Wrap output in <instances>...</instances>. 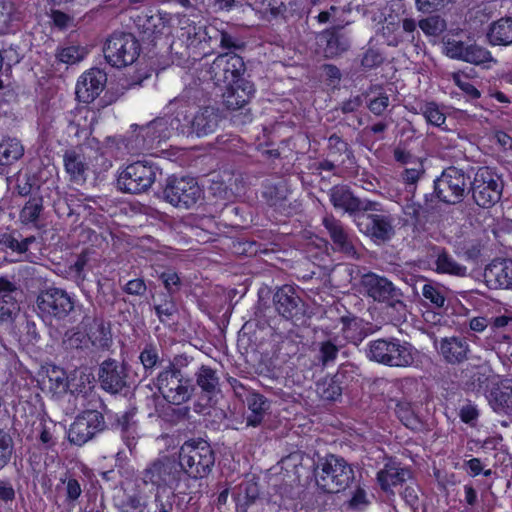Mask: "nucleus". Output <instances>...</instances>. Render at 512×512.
Segmentation results:
<instances>
[{
    "label": "nucleus",
    "mask_w": 512,
    "mask_h": 512,
    "mask_svg": "<svg viewBox=\"0 0 512 512\" xmlns=\"http://www.w3.org/2000/svg\"><path fill=\"white\" fill-rule=\"evenodd\" d=\"M503 182L488 167H480L471 181L470 192L474 203L481 208H491L502 196Z\"/></svg>",
    "instance_id": "nucleus-11"
},
{
    "label": "nucleus",
    "mask_w": 512,
    "mask_h": 512,
    "mask_svg": "<svg viewBox=\"0 0 512 512\" xmlns=\"http://www.w3.org/2000/svg\"><path fill=\"white\" fill-rule=\"evenodd\" d=\"M38 314L44 321L65 320L75 309L76 304L66 290L49 287L41 290L36 299Z\"/></svg>",
    "instance_id": "nucleus-6"
},
{
    "label": "nucleus",
    "mask_w": 512,
    "mask_h": 512,
    "mask_svg": "<svg viewBox=\"0 0 512 512\" xmlns=\"http://www.w3.org/2000/svg\"><path fill=\"white\" fill-rule=\"evenodd\" d=\"M107 75L98 68L90 69L84 73L77 82L76 96L80 102H92L104 89Z\"/></svg>",
    "instance_id": "nucleus-22"
},
{
    "label": "nucleus",
    "mask_w": 512,
    "mask_h": 512,
    "mask_svg": "<svg viewBox=\"0 0 512 512\" xmlns=\"http://www.w3.org/2000/svg\"><path fill=\"white\" fill-rule=\"evenodd\" d=\"M484 278L493 288L512 289V260L494 259L486 266Z\"/></svg>",
    "instance_id": "nucleus-26"
},
{
    "label": "nucleus",
    "mask_w": 512,
    "mask_h": 512,
    "mask_svg": "<svg viewBox=\"0 0 512 512\" xmlns=\"http://www.w3.org/2000/svg\"><path fill=\"white\" fill-rule=\"evenodd\" d=\"M159 417L165 422L176 424L182 420H186L190 415V408L187 406L175 408L171 405L163 406L161 410H157Z\"/></svg>",
    "instance_id": "nucleus-52"
},
{
    "label": "nucleus",
    "mask_w": 512,
    "mask_h": 512,
    "mask_svg": "<svg viewBox=\"0 0 512 512\" xmlns=\"http://www.w3.org/2000/svg\"><path fill=\"white\" fill-rule=\"evenodd\" d=\"M435 347L443 360L450 365H460L468 359L469 344L464 337L451 336L435 341Z\"/></svg>",
    "instance_id": "nucleus-23"
},
{
    "label": "nucleus",
    "mask_w": 512,
    "mask_h": 512,
    "mask_svg": "<svg viewBox=\"0 0 512 512\" xmlns=\"http://www.w3.org/2000/svg\"><path fill=\"white\" fill-rule=\"evenodd\" d=\"M422 112L427 122L434 126L441 127L445 123V115L434 102L426 103L422 108Z\"/></svg>",
    "instance_id": "nucleus-58"
},
{
    "label": "nucleus",
    "mask_w": 512,
    "mask_h": 512,
    "mask_svg": "<svg viewBox=\"0 0 512 512\" xmlns=\"http://www.w3.org/2000/svg\"><path fill=\"white\" fill-rule=\"evenodd\" d=\"M487 38L492 45L512 44V17L501 18L490 24Z\"/></svg>",
    "instance_id": "nucleus-35"
},
{
    "label": "nucleus",
    "mask_w": 512,
    "mask_h": 512,
    "mask_svg": "<svg viewBox=\"0 0 512 512\" xmlns=\"http://www.w3.org/2000/svg\"><path fill=\"white\" fill-rule=\"evenodd\" d=\"M43 198L41 196L31 197L20 211V221L23 224H33L38 227V221L43 213Z\"/></svg>",
    "instance_id": "nucleus-42"
},
{
    "label": "nucleus",
    "mask_w": 512,
    "mask_h": 512,
    "mask_svg": "<svg viewBox=\"0 0 512 512\" xmlns=\"http://www.w3.org/2000/svg\"><path fill=\"white\" fill-rule=\"evenodd\" d=\"M360 286L365 295L377 302H386L398 312H404L406 305L401 300L403 293L389 279L373 272L361 276Z\"/></svg>",
    "instance_id": "nucleus-9"
},
{
    "label": "nucleus",
    "mask_w": 512,
    "mask_h": 512,
    "mask_svg": "<svg viewBox=\"0 0 512 512\" xmlns=\"http://www.w3.org/2000/svg\"><path fill=\"white\" fill-rule=\"evenodd\" d=\"M136 415L137 409L135 407L130 408L117 418L115 424L116 429L120 431L129 449L135 446L136 440L139 437Z\"/></svg>",
    "instance_id": "nucleus-33"
},
{
    "label": "nucleus",
    "mask_w": 512,
    "mask_h": 512,
    "mask_svg": "<svg viewBox=\"0 0 512 512\" xmlns=\"http://www.w3.org/2000/svg\"><path fill=\"white\" fill-rule=\"evenodd\" d=\"M130 366L114 358H107L99 364L98 383L105 392L111 395L126 394L130 389Z\"/></svg>",
    "instance_id": "nucleus-12"
},
{
    "label": "nucleus",
    "mask_w": 512,
    "mask_h": 512,
    "mask_svg": "<svg viewBox=\"0 0 512 512\" xmlns=\"http://www.w3.org/2000/svg\"><path fill=\"white\" fill-rule=\"evenodd\" d=\"M464 61L474 65H486V63L495 62L490 51L476 44H470L465 50Z\"/></svg>",
    "instance_id": "nucleus-49"
},
{
    "label": "nucleus",
    "mask_w": 512,
    "mask_h": 512,
    "mask_svg": "<svg viewBox=\"0 0 512 512\" xmlns=\"http://www.w3.org/2000/svg\"><path fill=\"white\" fill-rule=\"evenodd\" d=\"M187 39L190 40L191 45H198L202 42H210L213 34H218V30L214 27H206L203 25L189 24L183 27Z\"/></svg>",
    "instance_id": "nucleus-46"
},
{
    "label": "nucleus",
    "mask_w": 512,
    "mask_h": 512,
    "mask_svg": "<svg viewBox=\"0 0 512 512\" xmlns=\"http://www.w3.org/2000/svg\"><path fill=\"white\" fill-rule=\"evenodd\" d=\"M410 477V470L395 461L387 462L384 468L377 473V481L381 489L391 494H394V487L401 485Z\"/></svg>",
    "instance_id": "nucleus-29"
},
{
    "label": "nucleus",
    "mask_w": 512,
    "mask_h": 512,
    "mask_svg": "<svg viewBox=\"0 0 512 512\" xmlns=\"http://www.w3.org/2000/svg\"><path fill=\"white\" fill-rule=\"evenodd\" d=\"M103 53L111 66L122 68L137 60L140 54V44L131 33L114 32L106 40Z\"/></svg>",
    "instance_id": "nucleus-7"
},
{
    "label": "nucleus",
    "mask_w": 512,
    "mask_h": 512,
    "mask_svg": "<svg viewBox=\"0 0 512 512\" xmlns=\"http://www.w3.org/2000/svg\"><path fill=\"white\" fill-rule=\"evenodd\" d=\"M342 30L343 27L337 25L319 34L320 41L325 43L323 53L326 58H335L350 48L349 37Z\"/></svg>",
    "instance_id": "nucleus-28"
},
{
    "label": "nucleus",
    "mask_w": 512,
    "mask_h": 512,
    "mask_svg": "<svg viewBox=\"0 0 512 512\" xmlns=\"http://www.w3.org/2000/svg\"><path fill=\"white\" fill-rule=\"evenodd\" d=\"M203 191L193 177L170 176L162 190V198L180 209H191L202 198Z\"/></svg>",
    "instance_id": "nucleus-8"
},
{
    "label": "nucleus",
    "mask_w": 512,
    "mask_h": 512,
    "mask_svg": "<svg viewBox=\"0 0 512 512\" xmlns=\"http://www.w3.org/2000/svg\"><path fill=\"white\" fill-rule=\"evenodd\" d=\"M485 397L494 412L512 415V379L491 383Z\"/></svg>",
    "instance_id": "nucleus-24"
},
{
    "label": "nucleus",
    "mask_w": 512,
    "mask_h": 512,
    "mask_svg": "<svg viewBox=\"0 0 512 512\" xmlns=\"http://www.w3.org/2000/svg\"><path fill=\"white\" fill-rule=\"evenodd\" d=\"M96 303L101 309L112 308L117 301V291L108 279H98Z\"/></svg>",
    "instance_id": "nucleus-43"
},
{
    "label": "nucleus",
    "mask_w": 512,
    "mask_h": 512,
    "mask_svg": "<svg viewBox=\"0 0 512 512\" xmlns=\"http://www.w3.org/2000/svg\"><path fill=\"white\" fill-rule=\"evenodd\" d=\"M421 292L424 299L428 300L433 305V307L443 308L445 306V290L439 284L434 282H427L423 284Z\"/></svg>",
    "instance_id": "nucleus-47"
},
{
    "label": "nucleus",
    "mask_w": 512,
    "mask_h": 512,
    "mask_svg": "<svg viewBox=\"0 0 512 512\" xmlns=\"http://www.w3.org/2000/svg\"><path fill=\"white\" fill-rule=\"evenodd\" d=\"M160 349L154 343H146L139 354V361L143 366L145 376H151L155 370L161 367L163 360L160 357Z\"/></svg>",
    "instance_id": "nucleus-40"
},
{
    "label": "nucleus",
    "mask_w": 512,
    "mask_h": 512,
    "mask_svg": "<svg viewBox=\"0 0 512 512\" xmlns=\"http://www.w3.org/2000/svg\"><path fill=\"white\" fill-rule=\"evenodd\" d=\"M136 138H141L143 149H150L154 144H158L172 137V129L169 127V118L158 117L147 125H135Z\"/></svg>",
    "instance_id": "nucleus-21"
},
{
    "label": "nucleus",
    "mask_w": 512,
    "mask_h": 512,
    "mask_svg": "<svg viewBox=\"0 0 512 512\" xmlns=\"http://www.w3.org/2000/svg\"><path fill=\"white\" fill-rule=\"evenodd\" d=\"M14 451V441L4 428H0V470L11 460Z\"/></svg>",
    "instance_id": "nucleus-54"
},
{
    "label": "nucleus",
    "mask_w": 512,
    "mask_h": 512,
    "mask_svg": "<svg viewBox=\"0 0 512 512\" xmlns=\"http://www.w3.org/2000/svg\"><path fill=\"white\" fill-rule=\"evenodd\" d=\"M271 15L284 17L289 9L296 5V0H263Z\"/></svg>",
    "instance_id": "nucleus-59"
},
{
    "label": "nucleus",
    "mask_w": 512,
    "mask_h": 512,
    "mask_svg": "<svg viewBox=\"0 0 512 512\" xmlns=\"http://www.w3.org/2000/svg\"><path fill=\"white\" fill-rule=\"evenodd\" d=\"M351 366H341L335 375L329 379L317 383V393L325 401L335 402L341 398L347 374L351 372Z\"/></svg>",
    "instance_id": "nucleus-30"
},
{
    "label": "nucleus",
    "mask_w": 512,
    "mask_h": 512,
    "mask_svg": "<svg viewBox=\"0 0 512 512\" xmlns=\"http://www.w3.org/2000/svg\"><path fill=\"white\" fill-rule=\"evenodd\" d=\"M183 477V470L179 463L168 457L153 461L142 474L145 484H151L157 488L178 487Z\"/></svg>",
    "instance_id": "nucleus-13"
},
{
    "label": "nucleus",
    "mask_w": 512,
    "mask_h": 512,
    "mask_svg": "<svg viewBox=\"0 0 512 512\" xmlns=\"http://www.w3.org/2000/svg\"><path fill=\"white\" fill-rule=\"evenodd\" d=\"M246 67L242 57L235 53H224L218 55L208 69L210 79L215 85H229L244 73Z\"/></svg>",
    "instance_id": "nucleus-15"
},
{
    "label": "nucleus",
    "mask_w": 512,
    "mask_h": 512,
    "mask_svg": "<svg viewBox=\"0 0 512 512\" xmlns=\"http://www.w3.org/2000/svg\"><path fill=\"white\" fill-rule=\"evenodd\" d=\"M159 278L161 279L162 283L164 284V287L167 290L166 295L173 296L180 290L181 280L176 272L171 270L162 272Z\"/></svg>",
    "instance_id": "nucleus-61"
},
{
    "label": "nucleus",
    "mask_w": 512,
    "mask_h": 512,
    "mask_svg": "<svg viewBox=\"0 0 512 512\" xmlns=\"http://www.w3.org/2000/svg\"><path fill=\"white\" fill-rule=\"evenodd\" d=\"M85 54L86 52L84 48L79 46H68L60 49L56 54V58L62 63L72 65L81 61Z\"/></svg>",
    "instance_id": "nucleus-56"
},
{
    "label": "nucleus",
    "mask_w": 512,
    "mask_h": 512,
    "mask_svg": "<svg viewBox=\"0 0 512 512\" xmlns=\"http://www.w3.org/2000/svg\"><path fill=\"white\" fill-rule=\"evenodd\" d=\"M162 175L160 167L148 160L136 161L126 166L117 178V187L124 193L140 194L148 191Z\"/></svg>",
    "instance_id": "nucleus-4"
},
{
    "label": "nucleus",
    "mask_w": 512,
    "mask_h": 512,
    "mask_svg": "<svg viewBox=\"0 0 512 512\" xmlns=\"http://www.w3.org/2000/svg\"><path fill=\"white\" fill-rule=\"evenodd\" d=\"M273 305L276 312L286 320H302L306 313L305 302L298 290L291 285L277 288L273 295Z\"/></svg>",
    "instance_id": "nucleus-17"
},
{
    "label": "nucleus",
    "mask_w": 512,
    "mask_h": 512,
    "mask_svg": "<svg viewBox=\"0 0 512 512\" xmlns=\"http://www.w3.org/2000/svg\"><path fill=\"white\" fill-rule=\"evenodd\" d=\"M0 298V322H12L20 312L19 297Z\"/></svg>",
    "instance_id": "nucleus-51"
},
{
    "label": "nucleus",
    "mask_w": 512,
    "mask_h": 512,
    "mask_svg": "<svg viewBox=\"0 0 512 512\" xmlns=\"http://www.w3.org/2000/svg\"><path fill=\"white\" fill-rule=\"evenodd\" d=\"M154 309L159 321L163 324L174 321L178 314V307L172 295L162 294L160 302L154 305Z\"/></svg>",
    "instance_id": "nucleus-45"
},
{
    "label": "nucleus",
    "mask_w": 512,
    "mask_h": 512,
    "mask_svg": "<svg viewBox=\"0 0 512 512\" xmlns=\"http://www.w3.org/2000/svg\"><path fill=\"white\" fill-rule=\"evenodd\" d=\"M118 508L119 512H150L148 503L139 494L127 495Z\"/></svg>",
    "instance_id": "nucleus-55"
},
{
    "label": "nucleus",
    "mask_w": 512,
    "mask_h": 512,
    "mask_svg": "<svg viewBox=\"0 0 512 512\" xmlns=\"http://www.w3.org/2000/svg\"><path fill=\"white\" fill-rule=\"evenodd\" d=\"M355 223L360 232L375 241L385 242L394 235L392 218L389 215L363 212Z\"/></svg>",
    "instance_id": "nucleus-18"
},
{
    "label": "nucleus",
    "mask_w": 512,
    "mask_h": 512,
    "mask_svg": "<svg viewBox=\"0 0 512 512\" xmlns=\"http://www.w3.org/2000/svg\"><path fill=\"white\" fill-rule=\"evenodd\" d=\"M255 92L254 85L245 79L227 85L226 91L223 93V103L229 110H238L249 103Z\"/></svg>",
    "instance_id": "nucleus-25"
},
{
    "label": "nucleus",
    "mask_w": 512,
    "mask_h": 512,
    "mask_svg": "<svg viewBox=\"0 0 512 512\" xmlns=\"http://www.w3.org/2000/svg\"><path fill=\"white\" fill-rule=\"evenodd\" d=\"M435 265L438 273L457 277H465L467 275V267L456 262L445 249L439 251Z\"/></svg>",
    "instance_id": "nucleus-41"
},
{
    "label": "nucleus",
    "mask_w": 512,
    "mask_h": 512,
    "mask_svg": "<svg viewBox=\"0 0 512 512\" xmlns=\"http://www.w3.org/2000/svg\"><path fill=\"white\" fill-rule=\"evenodd\" d=\"M91 253L89 249L83 250L77 255L76 261L69 267V272L77 286H81L86 280L84 269L90 260Z\"/></svg>",
    "instance_id": "nucleus-50"
},
{
    "label": "nucleus",
    "mask_w": 512,
    "mask_h": 512,
    "mask_svg": "<svg viewBox=\"0 0 512 512\" xmlns=\"http://www.w3.org/2000/svg\"><path fill=\"white\" fill-rule=\"evenodd\" d=\"M195 382L202 395L208 400H211L221 392L219 373L210 366L202 365L198 368L195 372Z\"/></svg>",
    "instance_id": "nucleus-32"
},
{
    "label": "nucleus",
    "mask_w": 512,
    "mask_h": 512,
    "mask_svg": "<svg viewBox=\"0 0 512 512\" xmlns=\"http://www.w3.org/2000/svg\"><path fill=\"white\" fill-rule=\"evenodd\" d=\"M399 420L408 428H416L418 419L407 404H398L395 410Z\"/></svg>",
    "instance_id": "nucleus-64"
},
{
    "label": "nucleus",
    "mask_w": 512,
    "mask_h": 512,
    "mask_svg": "<svg viewBox=\"0 0 512 512\" xmlns=\"http://www.w3.org/2000/svg\"><path fill=\"white\" fill-rule=\"evenodd\" d=\"M327 150L328 155L341 164H345L346 162L354 164L356 162L353 149L349 143L336 133L329 136Z\"/></svg>",
    "instance_id": "nucleus-34"
},
{
    "label": "nucleus",
    "mask_w": 512,
    "mask_h": 512,
    "mask_svg": "<svg viewBox=\"0 0 512 512\" xmlns=\"http://www.w3.org/2000/svg\"><path fill=\"white\" fill-rule=\"evenodd\" d=\"M62 345L66 350H83L88 348L87 334L77 328L65 332Z\"/></svg>",
    "instance_id": "nucleus-48"
},
{
    "label": "nucleus",
    "mask_w": 512,
    "mask_h": 512,
    "mask_svg": "<svg viewBox=\"0 0 512 512\" xmlns=\"http://www.w3.org/2000/svg\"><path fill=\"white\" fill-rule=\"evenodd\" d=\"M245 403L248 408L246 416V425L251 427L260 426L271 407V402L262 394L254 391H248Z\"/></svg>",
    "instance_id": "nucleus-31"
},
{
    "label": "nucleus",
    "mask_w": 512,
    "mask_h": 512,
    "mask_svg": "<svg viewBox=\"0 0 512 512\" xmlns=\"http://www.w3.org/2000/svg\"><path fill=\"white\" fill-rule=\"evenodd\" d=\"M420 29L429 36H439L443 33L447 24L446 21L438 15L430 16L419 21Z\"/></svg>",
    "instance_id": "nucleus-53"
},
{
    "label": "nucleus",
    "mask_w": 512,
    "mask_h": 512,
    "mask_svg": "<svg viewBox=\"0 0 512 512\" xmlns=\"http://www.w3.org/2000/svg\"><path fill=\"white\" fill-rule=\"evenodd\" d=\"M174 110V116H166L169 118V127L172 129V134L176 133L177 135H181V129L185 127L186 123L191 122V118L193 115L189 114V105L186 101L174 99L170 101L168 108L170 111Z\"/></svg>",
    "instance_id": "nucleus-38"
},
{
    "label": "nucleus",
    "mask_w": 512,
    "mask_h": 512,
    "mask_svg": "<svg viewBox=\"0 0 512 512\" xmlns=\"http://www.w3.org/2000/svg\"><path fill=\"white\" fill-rule=\"evenodd\" d=\"M471 176L464 170L450 166L434 180V194L443 203L456 205L470 193Z\"/></svg>",
    "instance_id": "nucleus-5"
},
{
    "label": "nucleus",
    "mask_w": 512,
    "mask_h": 512,
    "mask_svg": "<svg viewBox=\"0 0 512 512\" xmlns=\"http://www.w3.org/2000/svg\"><path fill=\"white\" fill-rule=\"evenodd\" d=\"M328 195L333 207L354 217L355 222L363 212L378 211L379 204L377 202L355 196L346 185L333 186Z\"/></svg>",
    "instance_id": "nucleus-14"
},
{
    "label": "nucleus",
    "mask_w": 512,
    "mask_h": 512,
    "mask_svg": "<svg viewBox=\"0 0 512 512\" xmlns=\"http://www.w3.org/2000/svg\"><path fill=\"white\" fill-rule=\"evenodd\" d=\"M384 61L382 53L375 48H368L362 57L361 65L364 69H373L380 66Z\"/></svg>",
    "instance_id": "nucleus-63"
},
{
    "label": "nucleus",
    "mask_w": 512,
    "mask_h": 512,
    "mask_svg": "<svg viewBox=\"0 0 512 512\" xmlns=\"http://www.w3.org/2000/svg\"><path fill=\"white\" fill-rule=\"evenodd\" d=\"M260 490L259 486L254 481H245L238 487L237 505L242 509L246 510L248 507L253 505L259 498Z\"/></svg>",
    "instance_id": "nucleus-44"
},
{
    "label": "nucleus",
    "mask_w": 512,
    "mask_h": 512,
    "mask_svg": "<svg viewBox=\"0 0 512 512\" xmlns=\"http://www.w3.org/2000/svg\"><path fill=\"white\" fill-rule=\"evenodd\" d=\"M153 384L169 404L176 406L188 402L195 390L190 377L178 376L163 369L153 379Z\"/></svg>",
    "instance_id": "nucleus-10"
},
{
    "label": "nucleus",
    "mask_w": 512,
    "mask_h": 512,
    "mask_svg": "<svg viewBox=\"0 0 512 512\" xmlns=\"http://www.w3.org/2000/svg\"><path fill=\"white\" fill-rule=\"evenodd\" d=\"M313 475L317 487L324 493H339L346 490L355 480L351 464L335 454L318 456L314 462Z\"/></svg>",
    "instance_id": "nucleus-1"
},
{
    "label": "nucleus",
    "mask_w": 512,
    "mask_h": 512,
    "mask_svg": "<svg viewBox=\"0 0 512 512\" xmlns=\"http://www.w3.org/2000/svg\"><path fill=\"white\" fill-rule=\"evenodd\" d=\"M24 154V148L17 139H5L0 143V174L18 161Z\"/></svg>",
    "instance_id": "nucleus-37"
},
{
    "label": "nucleus",
    "mask_w": 512,
    "mask_h": 512,
    "mask_svg": "<svg viewBox=\"0 0 512 512\" xmlns=\"http://www.w3.org/2000/svg\"><path fill=\"white\" fill-rule=\"evenodd\" d=\"M104 428L105 420L102 413L96 410H86L71 424L68 430V440L72 444L81 446Z\"/></svg>",
    "instance_id": "nucleus-16"
},
{
    "label": "nucleus",
    "mask_w": 512,
    "mask_h": 512,
    "mask_svg": "<svg viewBox=\"0 0 512 512\" xmlns=\"http://www.w3.org/2000/svg\"><path fill=\"white\" fill-rule=\"evenodd\" d=\"M104 319L103 316L99 315L95 308L87 309L84 311L81 321L76 327L84 333H88L92 328Z\"/></svg>",
    "instance_id": "nucleus-60"
},
{
    "label": "nucleus",
    "mask_w": 512,
    "mask_h": 512,
    "mask_svg": "<svg viewBox=\"0 0 512 512\" xmlns=\"http://www.w3.org/2000/svg\"><path fill=\"white\" fill-rule=\"evenodd\" d=\"M316 346L318 349L316 359L323 367H326L335 362L343 345L337 337H330L317 342Z\"/></svg>",
    "instance_id": "nucleus-39"
},
{
    "label": "nucleus",
    "mask_w": 512,
    "mask_h": 512,
    "mask_svg": "<svg viewBox=\"0 0 512 512\" xmlns=\"http://www.w3.org/2000/svg\"><path fill=\"white\" fill-rule=\"evenodd\" d=\"M191 361L192 357H189L186 354H178L169 360L168 365L165 366L163 370L175 373L178 376H185L183 369L186 368Z\"/></svg>",
    "instance_id": "nucleus-62"
},
{
    "label": "nucleus",
    "mask_w": 512,
    "mask_h": 512,
    "mask_svg": "<svg viewBox=\"0 0 512 512\" xmlns=\"http://www.w3.org/2000/svg\"><path fill=\"white\" fill-rule=\"evenodd\" d=\"M429 201V195H425V202ZM403 212L410 217L415 223H420L423 217L429 212L427 205L424 207L420 203L409 201L403 207Z\"/></svg>",
    "instance_id": "nucleus-57"
},
{
    "label": "nucleus",
    "mask_w": 512,
    "mask_h": 512,
    "mask_svg": "<svg viewBox=\"0 0 512 512\" xmlns=\"http://www.w3.org/2000/svg\"><path fill=\"white\" fill-rule=\"evenodd\" d=\"M323 225L326 228L333 244V250L353 259H359L352 236L348 233L343 223L333 215L323 218Z\"/></svg>",
    "instance_id": "nucleus-20"
},
{
    "label": "nucleus",
    "mask_w": 512,
    "mask_h": 512,
    "mask_svg": "<svg viewBox=\"0 0 512 512\" xmlns=\"http://www.w3.org/2000/svg\"><path fill=\"white\" fill-rule=\"evenodd\" d=\"M179 466L192 479L207 477L215 463V453L210 444L203 440L185 442L179 452Z\"/></svg>",
    "instance_id": "nucleus-3"
},
{
    "label": "nucleus",
    "mask_w": 512,
    "mask_h": 512,
    "mask_svg": "<svg viewBox=\"0 0 512 512\" xmlns=\"http://www.w3.org/2000/svg\"><path fill=\"white\" fill-rule=\"evenodd\" d=\"M415 353L416 349L411 343L395 337L371 341L366 350V356L371 361L394 368L411 366L415 361Z\"/></svg>",
    "instance_id": "nucleus-2"
},
{
    "label": "nucleus",
    "mask_w": 512,
    "mask_h": 512,
    "mask_svg": "<svg viewBox=\"0 0 512 512\" xmlns=\"http://www.w3.org/2000/svg\"><path fill=\"white\" fill-rule=\"evenodd\" d=\"M63 163L70 182L81 185L86 181L89 163L81 148L66 150L63 154Z\"/></svg>",
    "instance_id": "nucleus-27"
},
{
    "label": "nucleus",
    "mask_w": 512,
    "mask_h": 512,
    "mask_svg": "<svg viewBox=\"0 0 512 512\" xmlns=\"http://www.w3.org/2000/svg\"><path fill=\"white\" fill-rule=\"evenodd\" d=\"M86 334L89 343L98 350H109L113 344L111 323L105 319Z\"/></svg>",
    "instance_id": "nucleus-36"
},
{
    "label": "nucleus",
    "mask_w": 512,
    "mask_h": 512,
    "mask_svg": "<svg viewBox=\"0 0 512 512\" xmlns=\"http://www.w3.org/2000/svg\"><path fill=\"white\" fill-rule=\"evenodd\" d=\"M221 117L218 110L211 106L200 108L181 129L182 136H196L198 138L214 133L219 125Z\"/></svg>",
    "instance_id": "nucleus-19"
}]
</instances>
